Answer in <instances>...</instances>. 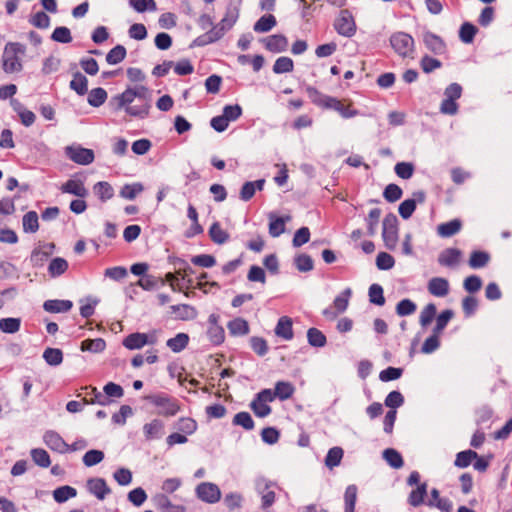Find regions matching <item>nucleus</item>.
<instances>
[{
  "instance_id": "obj_36",
  "label": "nucleus",
  "mask_w": 512,
  "mask_h": 512,
  "mask_svg": "<svg viewBox=\"0 0 512 512\" xmlns=\"http://www.w3.org/2000/svg\"><path fill=\"white\" fill-rule=\"evenodd\" d=\"M70 88L80 96L85 95L88 92L87 78L82 73L76 72L70 82Z\"/></svg>"
},
{
  "instance_id": "obj_48",
  "label": "nucleus",
  "mask_w": 512,
  "mask_h": 512,
  "mask_svg": "<svg viewBox=\"0 0 512 512\" xmlns=\"http://www.w3.org/2000/svg\"><path fill=\"white\" fill-rule=\"evenodd\" d=\"M380 216L381 210L379 208H373L369 211V214L365 219L367 224V234L369 236H374L376 234Z\"/></svg>"
},
{
  "instance_id": "obj_35",
  "label": "nucleus",
  "mask_w": 512,
  "mask_h": 512,
  "mask_svg": "<svg viewBox=\"0 0 512 512\" xmlns=\"http://www.w3.org/2000/svg\"><path fill=\"white\" fill-rule=\"evenodd\" d=\"M189 343V336L186 333H178L175 337L167 340L166 345L174 353L183 351Z\"/></svg>"
},
{
  "instance_id": "obj_10",
  "label": "nucleus",
  "mask_w": 512,
  "mask_h": 512,
  "mask_svg": "<svg viewBox=\"0 0 512 512\" xmlns=\"http://www.w3.org/2000/svg\"><path fill=\"white\" fill-rule=\"evenodd\" d=\"M196 496L206 503H216L221 498V491L219 487L211 482H202L196 487Z\"/></svg>"
},
{
  "instance_id": "obj_52",
  "label": "nucleus",
  "mask_w": 512,
  "mask_h": 512,
  "mask_svg": "<svg viewBox=\"0 0 512 512\" xmlns=\"http://www.w3.org/2000/svg\"><path fill=\"white\" fill-rule=\"evenodd\" d=\"M31 458L35 464L40 467L47 468L51 464L48 452L42 448H34L30 452Z\"/></svg>"
},
{
  "instance_id": "obj_14",
  "label": "nucleus",
  "mask_w": 512,
  "mask_h": 512,
  "mask_svg": "<svg viewBox=\"0 0 512 512\" xmlns=\"http://www.w3.org/2000/svg\"><path fill=\"white\" fill-rule=\"evenodd\" d=\"M43 441L51 450L58 453H66L69 451V445L63 438L55 431H46L43 436Z\"/></svg>"
},
{
  "instance_id": "obj_2",
  "label": "nucleus",
  "mask_w": 512,
  "mask_h": 512,
  "mask_svg": "<svg viewBox=\"0 0 512 512\" xmlns=\"http://www.w3.org/2000/svg\"><path fill=\"white\" fill-rule=\"evenodd\" d=\"M305 91L311 103H313L315 106L322 109H331L337 111L345 119L353 118L360 114V112L353 107L352 103L344 105L341 100L322 93L314 86L306 85Z\"/></svg>"
},
{
  "instance_id": "obj_55",
  "label": "nucleus",
  "mask_w": 512,
  "mask_h": 512,
  "mask_svg": "<svg viewBox=\"0 0 512 512\" xmlns=\"http://www.w3.org/2000/svg\"><path fill=\"white\" fill-rule=\"evenodd\" d=\"M106 347V343L102 338L86 339L81 342V350L93 353L102 352Z\"/></svg>"
},
{
  "instance_id": "obj_19",
  "label": "nucleus",
  "mask_w": 512,
  "mask_h": 512,
  "mask_svg": "<svg viewBox=\"0 0 512 512\" xmlns=\"http://www.w3.org/2000/svg\"><path fill=\"white\" fill-rule=\"evenodd\" d=\"M62 193L72 194L79 198H85L89 192L80 179H69L61 186Z\"/></svg>"
},
{
  "instance_id": "obj_26",
  "label": "nucleus",
  "mask_w": 512,
  "mask_h": 512,
  "mask_svg": "<svg viewBox=\"0 0 512 512\" xmlns=\"http://www.w3.org/2000/svg\"><path fill=\"white\" fill-rule=\"evenodd\" d=\"M147 334L135 332L131 333L123 339V346L129 350L141 349L146 345Z\"/></svg>"
},
{
  "instance_id": "obj_21",
  "label": "nucleus",
  "mask_w": 512,
  "mask_h": 512,
  "mask_svg": "<svg viewBox=\"0 0 512 512\" xmlns=\"http://www.w3.org/2000/svg\"><path fill=\"white\" fill-rule=\"evenodd\" d=\"M462 257V252L458 248H446L438 256V263L444 267L456 266Z\"/></svg>"
},
{
  "instance_id": "obj_3",
  "label": "nucleus",
  "mask_w": 512,
  "mask_h": 512,
  "mask_svg": "<svg viewBox=\"0 0 512 512\" xmlns=\"http://www.w3.org/2000/svg\"><path fill=\"white\" fill-rule=\"evenodd\" d=\"M144 400L158 408V414L166 418L177 415L181 410L179 400L165 392L146 395Z\"/></svg>"
},
{
  "instance_id": "obj_37",
  "label": "nucleus",
  "mask_w": 512,
  "mask_h": 512,
  "mask_svg": "<svg viewBox=\"0 0 512 512\" xmlns=\"http://www.w3.org/2000/svg\"><path fill=\"white\" fill-rule=\"evenodd\" d=\"M94 192L101 202H106L114 196L113 187L106 181L97 182L94 185Z\"/></svg>"
},
{
  "instance_id": "obj_18",
  "label": "nucleus",
  "mask_w": 512,
  "mask_h": 512,
  "mask_svg": "<svg viewBox=\"0 0 512 512\" xmlns=\"http://www.w3.org/2000/svg\"><path fill=\"white\" fill-rule=\"evenodd\" d=\"M239 17V10L236 7L229 6L226 10L225 16L221 19V21L213 26L221 36L223 37L225 32L230 30L233 25L236 23Z\"/></svg>"
},
{
  "instance_id": "obj_51",
  "label": "nucleus",
  "mask_w": 512,
  "mask_h": 512,
  "mask_svg": "<svg viewBox=\"0 0 512 512\" xmlns=\"http://www.w3.org/2000/svg\"><path fill=\"white\" fill-rule=\"evenodd\" d=\"M43 359L51 366H58L63 361V352L58 348H47L43 353Z\"/></svg>"
},
{
  "instance_id": "obj_49",
  "label": "nucleus",
  "mask_w": 512,
  "mask_h": 512,
  "mask_svg": "<svg viewBox=\"0 0 512 512\" xmlns=\"http://www.w3.org/2000/svg\"><path fill=\"white\" fill-rule=\"evenodd\" d=\"M107 92L104 88L98 87L92 89L88 94V103L93 107H99L107 100Z\"/></svg>"
},
{
  "instance_id": "obj_5",
  "label": "nucleus",
  "mask_w": 512,
  "mask_h": 512,
  "mask_svg": "<svg viewBox=\"0 0 512 512\" xmlns=\"http://www.w3.org/2000/svg\"><path fill=\"white\" fill-rule=\"evenodd\" d=\"M390 45L400 57L414 58V38L405 32H395L390 36Z\"/></svg>"
},
{
  "instance_id": "obj_11",
  "label": "nucleus",
  "mask_w": 512,
  "mask_h": 512,
  "mask_svg": "<svg viewBox=\"0 0 512 512\" xmlns=\"http://www.w3.org/2000/svg\"><path fill=\"white\" fill-rule=\"evenodd\" d=\"M66 156L80 165H89L94 161V152L81 146H68L65 149Z\"/></svg>"
},
{
  "instance_id": "obj_42",
  "label": "nucleus",
  "mask_w": 512,
  "mask_h": 512,
  "mask_svg": "<svg viewBox=\"0 0 512 512\" xmlns=\"http://www.w3.org/2000/svg\"><path fill=\"white\" fill-rule=\"evenodd\" d=\"M77 495V490L69 485L56 488L53 491V498L57 503H64Z\"/></svg>"
},
{
  "instance_id": "obj_24",
  "label": "nucleus",
  "mask_w": 512,
  "mask_h": 512,
  "mask_svg": "<svg viewBox=\"0 0 512 512\" xmlns=\"http://www.w3.org/2000/svg\"><path fill=\"white\" fill-rule=\"evenodd\" d=\"M154 502L161 512H186L185 506L172 503L165 494L156 495Z\"/></svg>"
},
{
  "instance_id": "obj_59",
  "label": "nucleus",
  "mask_w": 512,
  "mask_h": 512,
  "mask_svg": "<svg viewBox=\"0 0 512 512\" xmlns=\"http://www.w3.org/2000/svg\"><path fill=\"white\" fill-rule=\"evenodd\" d=\"M207 335L210 342L214 345H220L225 340V331L221 325L209 326Z\"/></svg>"
},
{
  "instance_id": "obj_41",
  "label": "nucleus",
  "mask_w": 512,
  "mask_h": 512,
  "mask_svg": "<svg viewBox=\"0 0 512 512\" xmlns=\"http://www.w3.org/2000/svg\"><path fill=\"white\" fill-rule=\"evenodd\" d=\"M68 269V262L61 257H56L51 260L48 266V273L51 277H59L64 274Z\"/></svg>"
},
{
  "instance_id": "obj_38",
  "label": "nucleus",
  "mask_w": 512,
  "mask_h": 512,
  "mask_svg": "<svg viewBox=\"0 0 512 512\" xmlns=\"http://www.w3.org/2000/svg\"><path fill=\"white\" fill-rule=\"evenodd\" d=\"M307 340L312 347L316 348L324 347L327 343V338L324 333L315 327L308 329Z\"/></svg>"
},
{
  "instance_id": "obj_61",
  "label": "nucleus",
  "mask_w": 512,
  "mask_h": 512,
  "mask_svg": "<svg viewBox=\"0 0 512 512\" xmlns=\"http://www.w3.org/2000/svg\"><path fill=\"white\" fill-rule=\"evenodd\" d=\"M179 431L186 435H191L197 430V422L190 417H181L176 424Z\"/></svg>"
},
{
  "instance_id": "obj_31",
  "label": "nucleus",
  "mask_w": 512,
  "mask_h": 512,
  "mask_svg": "<svg viewBox=\"0 0 512 512\" xmlns=\"http://www.w3.org/2000/svg\"><path fill=\"white\" fill-rule=\"evenodd\" d=\"M462 228V222L459 219H453L449 222L438 225L437 232L441 237L448 238L457 234Z\"/></svg>"
},
{
  "instance_id": "obj_9",
  "label": "nucleus",
  "mask_w": 512,
  "mask_h": 512,
  "mask_svg": "<svg viewBox=\"0 0 512 512\" xmlns=\"http://www.w3.org/2000/svg\"><path fill=\"white\" fill-rule=\"evenodd\" d=\"M103 390L105 395L99 392L96 388L91 389V394H93V398H91V403L105 405L107 403V397L121 398L124 394L123 388L120 385L113 382L107 383L104 386Z\"/></svg>"
},
{
  "instance_id": "obj_4",
  "label": "nucleus",
  "mask_w": 512,
  "mask_h": 512,
  "mask_svg": "<svg viewBox=\"0 0 512 512\" xmlns=\"http://www.w3.org/2000/svg\"><path fill=\"white\" fill-rule=\"evenodd\" d=\"M25 51V46L18 42L7 43L2 56L3 70L6 73H15L21 71L23 66L19 55H24Z\"/></svg>"
},
{
  "instance_id": "obj_28",
  "label": "nucleus",
  "mask_w": 512,
  "mask_h": 512,
  "mask_svg": "<svg viewBox=\"0 0 512 512\" xmlns=\"http://www.w3.org/2000/svg\"><path fill=\"white\" fill-rule=\"evenodd\" d=\"M427 483L419 484L413 489L408 496L407 502L413 507H419L425 503V497L427 496Z\"/></svg>"
},
{
  "instance_id": "obj_22",
  "label": "nucleus",
  "mask_w": 512,
  "mask_h": 512,
  "mask_svg": "<svg viewBox=\"0 0 512 512\" xmlns=\"http://www.w3.org/2000/svg\"><path fill=\"white\" fill-rule=\"evenodd\" d=\"M275 334L283 340L289 341L293 339V323L290 317L282 316L279 318L275 327Z\"/></svg>"
},
{
  "instance_id": "obj_25",
  "label": "nucleus",
  "mask_w": 512,
  "mask_h": 512,
  "mask_svg": "<svg viewBox=\"0 0 512 512\" xmlns=\"http://www.w3.org/2000/svg\"><path fill=\"white\" fill-rule=\"evenodd\" d=\"M264 184V179H259L254 182H245L240 190V199L243 201H249L255 195L256 190L261 191L263 189Z\"/></svg>"
},
{
  "instance_id": "obj_1",
  "label": "nucleus",
  "mask_w": 512,
  "mask_h": 512,
  "mask_svg": "<svg viewBox=\"0 0 512 512\" xmlns=\"http://www.w3.org/2000/svg\"><path fill=\"white\" fill-rule=\"evenodd\" d=\"M110 104L115 110L124 109L129 116L144 119L150 112L151 91L143 85L127 88L114 96Z\"/></svg>"
},
{
  "instance_id": "obj_39",
  "label": "nucleus",
  "mask_w": 512,
  "mask_h": 512,
  "mask_svg": "<svg viewBox=\"0 0 512 512\" xmlns=\"http://www.w3.org/2000/svg\"><path fill=\"white\" fill-rule=\"evenodd\" d=\"M209 237L216 244H224L229 239V234L222 229L219 222H214L209 228Z\"/></svg>"
},
{
  "instance_id": "obj_62",
  "label": "nucleus",
  "mask_w": 512,
  "mask_h": 512,
  "mask_svg": "<svg viewBox=\"0 0 512 512\" xmlns=\"http://www.w3.org/2000/svg\"><path fill=\"white\" fill-rule=\"evenodd\" d=\"M142 191L143 185L141 183L126 184L121 188L120 196L128 200H133Z\"/></svg>"
},
{
  "instance_id": "obj_63",
  "label": "nucleus",
  "mask_w": 512,
  "mask_h": 512,
  "mask_svg": "<svg viewBox=\"0 0 512 512\" xmlns=\"http://www.w3.org/2000/svg\"><path fill=\"white\" fill-rule=\"evenodd\" d=\"M420 67L424 73L429 74L434 70L441 68L442 62L429 55H424L420 60Z\"/></svg>"
},
{
  "instance_id": "obj_6",
  "label": "nucleus",
  "mask_w": 512,
  "mask_h": 512,
  "mask_svg": "<svg viewBox=\"0 0 512 512\" xmlns=\"http://www.w3.org/2000/svg\"><path fill=\"white\" fill-rule=\"evenodd\" d=\"M382 238L384 245L389 250H394L398 242V219L393 213H389L383 220Z\"/></svg>"
},
{
  "instance_id": "obj_30",
  "label": "nucleus",
  "mask_w": 512,
  "mask_h": 512,
  "mask_svg": "<svg viewBox=\"0 0 512 512\" xmlns=\"http://www.w3.org/2000/svg\"><path fill=\"white\" fill-rule=\"evenodd\" d=\"M277 24L275 16L271 13L261 16L254 24L253 29L257 33H266L272 30Z\"/></svg>"
},
{
  "instance_id": "obj_27",
  "label": "nucleus",
  "mask_w": 512,
  "mask_h": 512,
  "mask_svg": "<svg viewBox=\"0 0 512 512\" xmlns=\"http://www.w3.org/2000/svg\"><path fill=\"white\" fill-rule=\"evenodd\" d=\"M295 392V387L292 383L288 381H278L275 384L274 391H272V395H274V399L278 398L281 401H285L293 396Z\"/></svg>"
},
{
  "instance_id": "obj_56",
  "label": "nucleus",
  "mask_w": 512,
  "mask_h": 512,
  "mask_svg": "<svg viewBox=\"0 0 512 512\" xmlns=\"http://www.w3.org/2000/svg\"><path fill=\"white\" fill-rule=\"evenodd\" d=\"M232 424L235 426H241L248 431L254 428V420L248 412L244 411L235 414Z\"/></svg>"
},
{
  "instance_id": "obj_7",
  "label": "nucleus",
  "mask_w": 512,
  "mask_h": 512,
  "mask_svg": "<svg viewBox=\"0 0 512 512\" xmlns=\"http://www.w3.org/2000/svg\"><path fill=\"white\" fill-rule=\"evenodd\" d=\"M274 400L271 389H263L256 394L255 398L250 404L251 410L257 417L264 418L271 413V407L268 405L269 402Z\"/></svg>"
},
{
  "instance_id": "obj_32",
  "label": "nucleus",
  "mask_w": 512,
  "mask_h": 512,
  "mask_svg": "<svg viewBox=\"0 0 512 512\" xmlns=\"http://www.w3.org/2000/svg\"><path fill=\"white\" fill-rule=\"evenodd\" d=\"M221 38H222L221 33H219L218 30H216L214 27H212L206 33H204V34L198 36L197 38H195L193 40L191 46L203 47V46H206L208 44L214 43V42L218 41Z\"/></svg>"
},
{
  "instance_id": "obj_29",
  "label": "nucleus",
  "mask_w": 512,
  "mask_h": 512,
  "mask_svg": "<svg viewBox=\"0 0 512 512\" xmlns=\"http://www.w3.org/2000/svg\"><path fill=\"white\" fill-rule=\"evenodd\" d=\"M73 306L70 300H46L43 304L45 311L49 313H63L69 311Z\"/></svg>"
},
{
  "instance_id": "obj_64",
  "label": "nucleus",
  "mask_w": 512,
  "mask_h": 512,
  "mask_svg": "<svg viewBox=\"0 0 512 512\" xmlns=\"http://www.w3.org/2000/svg\"><path fill=\"white\" fill-rule=\"evenodd\" d=\"M474 458H477V453L475 451H473V450L461 451L456 455L454 464H455V466H457L459 468H465L471 464V462Z\"/></svg>"
},
{
  "instance_id": "obj_54",
  "label": "nucleus",
  "mask_w": 512,
  "mask_h": 512,
  "mask_svg": "<svg viewBox=\"0 0 512 512\" xmlns=\"http://www.w3.org/2000/svg\"><path fill=\"white\" fill-rule=\"evenodd\" d=\"M39 229L38 215L35 211H29L23 216V230L27 233H35Z\"/></svg>"
},
{
  "instance_id": "obj_60",
  "label": "nucleus",
  "mask_w": 512,
  "mask_h": 512,
  "mask_svg": "<svg viewBox=\"0 0 512 512\" xmlns=\"http://www.w3.org/2000/svg\"><path fill=\"white\" fill-rule=\"evenodd\" d=\"M369 301L375 305L382 306L385 304L383 288L379 284H372L369 287Z\"/></svg>"
},
{
  "instance_id": "obj_58",
  "label": "nucleus",
  "mask_w": 512,
  "mask_h": 512,
  "mask_svg": "<svg viewBox=\"0 0 512 512\" xmlns=\"http://www.w3.org/2000/svg\"><path fill=\"white\" fill-rule=\"evenodd\" d=\"M243 110L239 104L225 105L222 110V116L229 123L238 120L242 116Z\"/></svg>"
},
{
  "instance_id": "obj_8",
  "label": "nucleus",
  "mask_w": 512,
  "mask_h": 512,
  "mask_svg": "<svg viewBox=\"0 0 512 512\" xmlns=\"http://www.w3.org/2000/svg\"><path fill=\"white\" fill-rule=\"evenodd\" d=\"M334 28L338 34L351 37L356 32V24L351 12L347 9L341 10L334 22Z\"/></svg>"
},
{
  "instance_id": "obj_57",
  "label": "nucleus",
  "mask_w": 512,
  "mask_h": 512,
  "mask_svg": "<svg viewBox=\"0 0 512 512\" xmlns=\"http://www.w3.org/2000/svg\"><path fill=\"white\" fill-rule=\"evenodd\" d=\"M437 312L434 303L427 304L420 313L419 322L422 327H427L435 318Z\"/></svg>"
},
{
  "instance_id": "obj_13",
  "label": "nucleus",
  "mask_w": 512,
  "mask_h": 512,
  "mask_svg": "<svg viewBox=\"0 0 512 512\" xmlns=\"http://www.w3.org/2000/svg\"><path fill=\"white\" fill-rule=\"evenodd\" d=\"M142 429L146 441L158 440L165 434V424L159 418H154L145 423Z\"/></svg>"
},
{
  "instance_id": "obj_34",
  "label": "nucleus",
  "mask_w": 512,
  "mask_h": 512,
  "mask_svg": "<svg viewBox=\"0 0 512 512\" xmlns=\"http://www.w3.org/2000/svg\"><path fill=\"white\" fill-rule=\"evenodd\" d=\"M229 333L234 336H243L249 333V324L242 318H235L228 322Z\"/></svg>"
},
{
  "instance_id": "obj_20",
  "label": "nucleus",
  "mask_w": 512,
  "mask_h": 512,
  "mask_svg": "<svg viewBox=\"0 0 512 512\" xmlns=\"http://www.w3.org/2000/svg\"><path fill=\"white\" fill-rule=\"evenodd\" d=\"M428 292L435 297H445L449 294L450 286L447 279L433 277L427 285Z\"/></svg>"
},
{
  "instance_id": "obj_17",
  "label": "nucleus",
  "mask_w": 512,
  "mask_h": 512,
  "mask_svg": "<svg viewBox=\"0 0 512 512\" xmlns=\"http://www.w3.org/2000/svg\"><path fill=\"white\" fill-rule=\"evenodd\" d=\"M88 491L99 500H104L111 493L110 487L103 478H90L87 481Z\"/></svg>"
},
{
  "instance_id": "obj_44",
  "label": "nucleus",
  "mask_w": 512,
  "mask_h": 512,
  "mask_svg": "<svg viewBox=\"0 0 512 512\" xmlns=\"http://www.w3.org/2000/svg\"><path fill=\"white\" fill-rule=\"evenodd\" d=\"M272 70L275 74L292 72L294 70V62L290 57L281 56L274 62Z\"/></svg>"
},
{
  "instance_id": "obj_43",
  "label": "nucleus",
  "mask_w": 512,
  "mask_h": 512,
  "mask_svg": "<svg viewBox=\"0 0 512 512\" xmlns=\"http://www.w3.org/2000/svg\"><path fill=\"white\" fill-rule=\"evenodd\" d=\"M454 317V311L451 309L443 310L436 317V324L433 328L435 334H442L450 320Z\"/></svg>"
},
{
  "instance_id": "obj_46",
  "label": "nucleus",
  "mask_w": 512,
  "mask_h": 512,
  "mask_svg": "<svg viewBox=\"0 0 512 512\" xmlns=\"http://www.w3.org/2000/svg\"><path fill=\"white\" fill-rule=\"evenodd\" d=\"M126 54V48L118 44L107 53L106 61L110 65H116L125 59Z\"/></svg>"
},
{
  "instance_id": "obj_15",
  "label": "nucleus",
  "mask_w": 512,
  "mask_h": 512,
  "mask_svg": "<svg viewBox=\"0 0 512 512\" xmlns=\"http://www.w3.org/2000/svg\"><path fill=\"white\" fill-rule=\"evenodd\" d=\"M266 50L272 53L285 52L288 48V39L282 34L270 35L262 40Z\"/></svg>"
},
{
  "instance_id": "obj_16",
  "label": "nucleus",
  "mask_w": 512,
  "mask_h": 512,
  "mask_svg": "<svg viewBox=\"0 0 512 512\" xmlns=\"http://www.w3.org/2000/svg\"><path fill=\"white\" fill-rule=\"evenodd\" d=\"M423 43L430 52L436 55H441L446 51V44L443 39L430 31L423 33Z\"/></svg>"
},
{
  "instance_id": "obj_47",
  "label": "nucleus",
  "mask_w": 512,
  "mask_h": 512,
  "mask_svg": "<svg viewBox=\"0 0 512 512\" xmlns=\"http://www.w3.org/2000/svg\"><path fill=\"white\" fill-rule=\"evenodd\" d=\"M21 327V319L8 317L0 319V330L3 333L14 334L20 330Z\"/></svg>"
},
{
  "instance_id": "obj_53",
  "label": "nucleus",
  "mask_w": 512,
  "mask_h": 512,
  "mask_svg": "<svg viewBox=\"0 0 512 512\" xmlns=\"http://www.w3.org/2000/svg\"><path fill=\"white\" fill-rule=\"evenodd\" d=\"M343 454L344 452L341 447H333L329 449L325 457V465L330 469L338 466L341 463Z\"/></svg>"
},
{
  "instance_id": "obj_33",
  "label": "nucleus",
  "mask_w": 512,
  "mask_h": 512,
  "mask_svg": "<svg viewBox=\"0 0 512 512\" xmlns=\"http://www.w3.org/2000/svg\"><path fill=\"white\" fill-rule=\"evenodd\" d=\"M490 258L488 252L475 250L472 251L468 263L472 269H479L485 267L489 263Z\"/></svg>"
},
{
  "instance_id": "obj_40",
  "label": "nucleus",
  "mask_w": 512,
  "mask_h": 512,
  "mask_svg": "<svg viewBox=\"0 0 512 512\" xmlns=\"http://www.w3.org/2000/svg\"><path fill=\"white\" fill-rule=\"evenodd\" d=\"M478 32V28L470 22H464L459 30V38L463 43L470 44Z\"/></svg>"
},
{
  "instance_id": "obj_50",
  "label": "nucleus",
  "mask_w": 512,
  "mask_h": 512,
  "mask_svg": "<svg viewBox=\"0 0 512 512\" xmlns=\"http://www.w3.org/2000/svg\"><path fill=\"white\" fill-rule=\"evenodd\" d=\"M46 248L47 250H43L41 248H36L33 250L30 260L34 266H42L44 264V262L48 259L49 255L51 254L54 245H48L46 246Z\"/></svg>"
},
{
  "instance_id": "obj_45",
  "label": "nucleus",
  "mask_w": 512,
  "mask_h": 512,
  "mask_svg": "<svg viewBox=\"0 0 512 512\" xmlns=\"http://www.w3.org/2000/svg\"><path fill=\"white\" fill-rule=\"evenodd\" d=\"M383 458L392 468L399 469L404 465L401 454L393 448L385 449L383 451Z\"/></svg>"
},
{
  "instance_id": "obj_12",
  "label": "nucleus",
  "mask_w": 512,
  "mask_h": 512,
  "mask_svg": "<svg viewBox=\"0 0 512 512\" xmlns=\"http://www.w3.org/2000/svg\"><path fill=\"white\" fill-rule=\"evenodd\" d=\"M274 484L266 479H260L256 483V489L261 495V508L267 509L271 507L276 499L275 491L272 489Z\"/></svg>"
},
{
  "instance_id": "obj_23",
  "label": "nucleus",
  "mask_w": 512,
  "mask_h": 512,
  "mask_svg": "<svg viewBox=\"0 0 512 512\" xmlns=\"http://www.w3.org/2000/svg\"><path fill=\"white\" fill-rule=\"evenodd\" d=\"M171 312L178 320H193L197 317V310L194 306L189 304H177L170 306Z\"/></svg>"
}]
</instances>
